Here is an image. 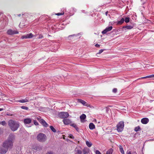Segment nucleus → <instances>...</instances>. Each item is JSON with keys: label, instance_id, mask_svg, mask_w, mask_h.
Segmentation results:
<instances>
[{"label": "nucleus", "instance_id": "nucleus-1", "mask_svg": "<svg viewBox=\"0 0 154 154\" xmlns=\"http://www.w3.org/2000/svg\"><path fill=\"white\" fill-rule=\"evenodd\" d=\"M15 139L14 135L13 134H10L7 140L5 141L3 144V146L7 148H11L13 146L14 140Z\"/></svg>", "mask_w": 154, "mask_h": 154}, {"label": "nucleus", "instance_id": "nucleus-2", "mask_svg": "<svg viewBox=\"0 0 154 154\" xmlns=\"http://www.w3.org/2000/svg\"><path fill=\"white\" fill-rule=\"evenodd\" d=\"M8 125L11 129L13 131H16L19 126V124L18 122L12 119L8 121Z\"/></svg>", "mask_w": 154, "mask_h": 154}, {"label": "nucleus", "instance_id": "nucleus-3", "mask_svg": "<svg viewBox=\"0 0 154 154\" xmlns=\"http://www.w3.org/2000/svg\"><path fill=\"white\" fill-rule=\"evenodd\" d=\"M37 139L38 141L41 142H44L47 140V137L46 135L42 133L38 134L37 137Z\"/></svg>", "mask_w": 154, "mask_h": 154}, {"label": "nucleus", "instance_id": "nucleus-4", "mask_svg": "<svg viewBox=\"0 0 154 154\" xmlns=\"http://www.w3.org/2000/svg\"><path fill=\"white\" fill-rule=\"evenodd\" d=\"M124 126V122L122 121H120L116 125V130L118 132H121L123 130Z\"/></svg>", "mask_w": 154, "mask_h": 154}, {"label": "nucleus", "instance_id": "nucleus-5", "mask_svg": "<svg viewBox=\"0 0 154 154\" xmlns=\"http://www.w3.org/2000/svg\"><path fill=\"white\" fill-rule=\"evenodd\" d=\"M59 116L61 119H66L68 117L69 115L67 112H62L59 114Z\"/></svg>", "mask_w": 154, "mask_h": 154}, {"label": "nucleus", "instance_id": "nucleus-6", "mask_svg": "<svg viewBox=\"0 0 154 154\" xmlns=\"http://www.w3.org/2000/svg\"><path fill=\"white\" fill-rule=\"evenodd\" d=\"M38 120L42 125L43 126L45 127H47L48 126V124L43 119L41 118V117L39 116L37 118Z\"/></svg>", "mask_w": 154, "mask_h": 154}, {"label": "nucleus", "instance_id": "nucleus-7", "mask_svg": "<svg viewBox=\"0 0 154 154\" xmlns=\"http://www.w3.org/2000/svg\"><path fill=\"white\" fill-rule=\"evenodd\" d=\"M18 32L17 31L13 30L11 29H8L7 32V33L8 35H11L15 34H18Z\"/></svg>", "mask_w": 154, "mask_h": 154}, {"label": "nucleus", "instance_id": "nucleus-8", "mask_svg": "<svg viewBox=\"0 0 154 154\" xmlns=\"http://www.w3.org/2000/svg\"><path fill=\"white\" fill-rule=\"evenodd\" d=\"M8 149L5 147H0V153L2 154L5 153L8 151Z\"/></svg>", "mask_w": 154, "mask_h": 154}, {"label": "nucleus", "instance_id": "nucleus-9", "mask_svg": "<svg viewBox=\"0 0 154 154\" xmlns=\"http://www.w3.org/2000/svg\"><path fill=\"white\" fill-rule=\"evenodd\" d=\"M78 101L79 102L82 103L84 106H86L87 107L90 106V105L89 104H88L86 102L82 100L78 99Z\"/></svg>", "mask_w": 154, "mask_h": 154}, {"label": "nucleus", "instance_id": "nucleus-10", "mask_svg": "<svg viewBox=\"0 0 154 154\" xmlns=\"http://www.w3.org/2000/svg\"><path fill=\"white\" fill-rule=\"evenodd\" d=\"M76 36V35L75 34L69 35L66 37V39L69 40H74Z\"/></svg>", "mask_w": 154, "mask_h": 154}, {"label": "nucleus", "instance_id": "nucleus-11", "mask_svg": "<svg viewBox=\"0 0 154 154\" xmlns=\"http://www.w3.org/2000/svg\"><path fill=\"white\" fill-rule=\"evenodd\" d=\"M74 152L75 154H82V149L77 147L75 148Z\"/></svg>", "mask_w": 154, "mask_h": 154}, {"label": "nucleus", "instance_id": "nucleus-12", "mask_svg": "<svg viewBox=\"0 0 154 154\" xmlns=\"http://www.w3.org/2000/svg\"><path fill=\"white\" fill-rule=\"evenodd\" d=\"M63 121L64 124L65 125L70 124L71 123V120L69 119H64L63 120Z\"/></svg>", "mask_w": 154, "mask_h": 154}, {"label": "nucleus", "instance_id": "nucleus-13", "mask_svg": "<svg viewBox=\"0 0 154 154\" xmlns=\"http://www.w3.org/2000/svg\"><path fill=\"white\" fill-rule=\"evenodd\" d=\"M32 119L30 118H27L24 119L23 122L25 124H29L32 122Z\"/></svg>", "mask_w": 154, "mask_h": 154}, {"label": "nucleus", "instance_id": "nucleus-14", "mask_svg": "<svg viewBox=\"0 0 154 154\" xmlns=\"http://www.w3.org/2000/svg\"><path fill=\"white\" fill-rule=\"evenodd\" d=\"M149 122V120L148 118H144L142 119L141 120V123L144 124H147Z\"/></svg>", "mask_w": 154, "mask_h": 154}, {"label": "nucleus", "instance_id": "nucleus-15", "mask_svg": "<svg viewBox=\"0 0 154 154\" xmlns=\"http://www.w3.org/2000/svg\"><path fill=\"white\" fill-rule=\"evenodd\" d=\"M33 37V35L32 33L27 34L26 35L22 36L23 38H31Z\"/></svg>", "mask_w": 154, "mask_h": 154}, {"label": "nucleus", "instance_id": "nucleus-16", "mask_svg": "<svg viewBox=\"0 0 154 154\" xmlns=\"http://www.w3.org/2000/svg\"><path fill=\"white\" fill-rule=\"evenodd\" d=\"M89 128L91 130H93L95 128V127L94 124L92 123H90L89 125Z\"/></svg>", "mask_w": 154, "mask_h": 154}, {"label": "nucleus", "instance_id": "nucleus-17", "mask_svg": "<svg viewBox=\"0 0 154 154\" xmlns=\"http://www.w3.org/2000/svg\"><path fill=\"white\" fill-rule=\"evenodd\" d=\"M86 117V115L84 114H82L80 116V118L81 119V122H83V120L85 119Z\"/></svg>", "mask_w": 154, "mask_h": 154}, {"label": "nucleus", "instance_id": "nucleus-18", "mask_svg": "<svg viewBox=\"0 0 154 154\" xmlns=\"http://www.w3.org/2000/svg\"><path fill=\"white\" fill-rule=\"evenodd\" d=\"M28 101V100L26 98H25L24 99L19 100L17 101L18 102H19L21 103H25L26 102H27Z\"/></svg>", "mask_w": 154, "mask_h": 154}, {"label": "nucleus", "instance_id": "nucleus-19", "mask_svg": "<svg viewBox=\"0 0 154 154\" xmlns=\"http://www.w3.org/2000/svg\"><path fill=\"white\" fill-rule=\"evenodd\" d=\"M154 78V74L140 78L139 79H144L147 78Z\"/></svg>", "mask_w": 154, "mask_h": 154}, {"label": "nucleus", "instance_id": "nucleus-20", "mask_svg": "<svg viewBox=\"0 0 154 154\" xmlns=\"http://www.w3.org/2000/svg\"><path fill=\"white\" fill-rule=\"evenodd\" d=\"M113 152V149L112 148L109 149L107 151L106 154H112Z\"/></svg>", "mask_w": 154, "mask_h": 154}, {"label": "nucleus", "instance_id": "nucleus-21", "mask_svg": "<svg viewBox=\"0 0 154 154\" xmlns=\"http://www.w3.org/2000/svg\"><path fill=\"white\" fill-rule=\"evenodd\" d=\"M119 151L122 154H125L123 150L122 146L120 145L119 146Z\"/></svg>", "mask_w": 154, "mask_h": 154}, {"label": "nucleus", "instance_id": "nucleus-22", "mask_svg": "<svg viewBox=\"0 0 154 154\" xmlns=\"http://www.w3.org/2000/svg\"><path fill=\"white\" fill-rule=\"evenodd\" d=\"M86 144L88 147H91L92 145V144L91 142L88 141H86Z\"/></svg>", "mask_w": 154, "mask_h": 154}, {"label": "nucleus", "instance_id": "nucleus-23", "mask_svg": "<svg viewBox=\"0 0 154 154\" xmlns=\"http://www.w3.org/2000/svg\"><path fill=\"white\" fill-rule=\"evenodd\" d=\"M70 125L72 126L74 128H75L77 131H78L79 129L77 127V126L76 124H72Z\"/></svg>", "mask_w": 154, "mask_h": 154}, {"label": "nucleus", "instance_id": "nucleus-24", "mask_svg": "<svg viewBox=\"0 0 154 154\" xmlns=\"http://www.w3.org/2000/svg\"><path fill=\"white\" fill-rule=\"evenodd\" d=\"M124 18H122L121 19L120 21H119L118 22L117 24L121 25L124 22Z\"/></svg>", "mask_w": 154, "mask_h": 154}, {"label": "nucleus", "instance_id": "nucleus-25", "mask_svg": "<svg viewBox=\"0 0 154 154\" xmlns=\"http://www.w3.org/2000/svg\"><path fill=\"white\" fill-rule=\"evenodd\" d=\"M133 26L128 25V26H124L123 27V28H126L127 29H131L133 28Z\"/></svg>", "mask_w": 154, "mask_h": 154}, {"label": "nucleus", "instance_id": "nucleus-26", "mask_svg": "<svg viewBox=\"0 0 154 154\" xmlns=\"http://www.w3.org/2000/svg\"><path fill=\"white\" fill-rule=\"evenodd\" d=\"M134 130L136 131L137 132L139 131H140L141 130V128L140 126H138L137 127H136L134 129Z\"/></svg>", "mask_w": 154, "mask_h": 154}, {"label": "nucleus", "instance_id": "nucleus-27", "mask_svg": "<svg viewBox=\"0 0 154 154\" xmlns=\"http://www.w3.org/2000/svg\"><path fill=\"white\" fill-rule=\"evenodd\" d=\"M50 128L51 129V130L53 132H56V131L55 129L53 127V126H50Z\"/></svg>", "mask_w": 154, "mask_h": 154}, {"label": "nucleus", "instance_id": "nucleus-28", "mask_svg": "<svg viewBox=\"0 0 154 154\" xmlns=\"http://www.w3.org/2000/svg\"><path fill=\"white\" fill-rule=\"evenodd\" d=\"M112 28V26H109L108 27H107L106 28V30L108 32L111 31Z\"/></svg>", "mask_w": 154, "mask_h": 154}, {"label": "nucleus", "instance_id": "nucleus-29", "mask_svg": "<svg viewBox=\"0 0 154 154\" xmlns=\"http://www.w3.org/2000/svg\"><path fill=\"white\" fill-rule=\"evenodd\" d=\"M129 19L130 18L128 17L125 18V22L126 23L129 22Z\"/></svg>", "mask_w": 154, "mask_h": 154}, {"label": "nucleus", "instance_id": "nucleus-30", "mask_svg": "<svg viewBox=\"0 0 154 154\" xmlns=\"http://www.w3.org/2000/svg\"><path fill=\"white\" fill-rule=\"evenodd\" d=\"M21 108L23 109H24L27 110L28 109V108L26 106H22L21 107Z\"/></svg>", "mask_w": 154, "mask_h": 154}, {"label": "nucleus", "instance_id": "nucleus-31", "mask_svg": "<svg viewBox=\"0 0 154 154\" xmlns=\"http://www.w3.org/2000/svg\"><path fill=\"white\" fill-rule=\"evenodd\" d=\"M64 12H62L61 13H58L57 14H56V15L57 16H60L61 15H63L64 14Z\"/></svg>", "mask_w": 154, "mask_h": 154}, {"label": "nucleus", "instance_id": "nucleus-32", "mask_svg": "<svg viewBox=\"0 0 154 154\" xmlns=\"http://www.w3.org/2000/svg\"><path fill=\"white\" fill-rule=\"evenodd\" d=\"M108 31H107V30H106V29H105L104 30H103L102 32V33L103 34H106V33Z\"/></svg>", "mask_w": 154, "mask_h": 154}, {"label": "nucleus", "instance_id": "nucleus-33", "mask_svg": "<svg viewBox=\"0 0 154 154\" xmlns=\"http://www.w3.org/2000/svg\"><path fill=\"white\" fill-rule=\"evenodd\" d=\"M83 154H88V152L84 149L83 150Z\"/></svg>", "mask_w": 154, "mask_h": 154}, {"label": "nucleus", "instance_id": "nucleus-34", "mask_svg": "<svg viewBox=\"0 0 154 154\" xmlns=\"http://www.w3.org/2000/svg\"><path fill=\"white\" fill-rule=\"evenodd\" d=\"M104 49H100L99 51V52L97 53V54H100L104 50Z\"/></svg>", "mask_w": 154, "mask_h": 154}, {"label": "nucleus", "instance_id": "nucleus-35", "mask_svg": "<svg viewBox=\"0 0 154 154\" xmlns=\"http://www.w3.org/2000/svg\"><path fill=\"white\" fill-rule=\"evenodd\" d=\"M1 124L3 125H5L6 124V122L5 121H3L1 122Z\"/></svg>", "mask_w": 154, "mask_h": 154}, {"label": "nucleus", "instance_id": "nucleus-36", "mask_svg": "<svg viewBox=\"0 0 154 154\" xmlns=\"http://www.w3.org/2000/svg\"><path fill=\"white\" fill-rule=\"evenodd\" d=\"M112 91L114 93H116L117 91V89L116 88H114L112 90Z\"/></svg>", "mask_w": 154, "mask_h": 154}, {"label": "nucleus", "instance_id": "nucleus-37", "mask_svg": "<svg viewBox=\"0 0 154 154\" xmlns=\"http://www.w3.org/2000/svg\"><path fill=\"white\" fill-rule=\"evenodd\" d=\"M96 154H101L100 152L98 150H97L96 151Z\"/></svg>", "mask_w": 154, "mask_h": 154}, {"label": "nucleus", "instance_id": "nucleus-38", "mask_svg": "<svg viewBox=\"0 0 154 154\" xmlns=\"http://www.w3.org/2000/svg\"><path fill=\"white\" fill-rule=\"evenodd\" d=\"M34 124L36 125H38V122L36 121H34Z\"/></svg>", "mask_w": 154, "mask_h": 154}, {"label": "nucleus", "instance_id": "nucleus-39", "mask_svg": "<svg viewBox=\"0 0 154 154\" xmlns=\"http://www.w3.org/2000/svg\"><path fill=\"white\" fill-rule=\"evenodd\" d=\"M69 137L72 139H74V137L71 134H69Z\"/></svg>", "mask_w": 154, "mask_h": 154}, {"label": "nucleus", "instance_id": "nucleus-40", "mask_svg": "<svg viewBox=\"0 0 154 154\" xmlns=\"http://www.w3.org/2000/svg\"><path fill=\"white\" fill-rule=\"evenodd\" d=\"M46 154H54L53 152L50 151L48 152Z\"/></svg>", "mask_w": 154, "mask_h": 154}, {"label": "nucleus", "instance_id": "nucleus-41", "mask_svg": "<svg viewBox=\"0 0 154 154\" xmlns=\"http://www.w3.org/2000/svg\"><path fill=\"white\" fill-rule=\"evenodd\" d=\"M95 46L97 48H99L100 47V45H98V44H97L95 45Z\"/></svg>", "mask_w": 154, "mask_h": 154}, {"label": "nucleus", "instance_id": "nucleus-42", "mask_svg": "<svg viewBox=\"0 0 154 154\" xmlns=\"http://www.w3.org/2000/svg\"><path fill=\"white\" fill-rule=\"evenodd\" d=\"M43 36L42 35H40L38 38H43Z\"/></svg>", "mask_w": 154, "mask_h": 154}, {"label": "nucleus", "instance_id": "nucleus-43", "mask_svg": "<svg viewBox=\"0 0 154 154\" xmlns=\"http://www.w3.org/2000/svg\"><path fill=\"white\" fill-rule=\"evenodd\" d=\"M108 11H106V13H105V14L106 16H107V14H108Z\"/></svg>", "mask_w": 154, "mask_h": 154}, {"label": "nucleus", "instance_id": "nucleus-44", "mask_svg": "<svg viewBox=\"0 0 154 154\" xmlns=\"http://www.w3.org/2000/svg\"><path fill=\"white\" fill-rule=\"evenodd\" d=\"M3 110V108H0V111H2Z\"/></svg>", "mask_w": 154, "mask_h": 154}, {"label": "nucleus", "instance_id": "nucleus-45", "mask_svg": "<svg viewBox=\"0 0 154 154\" xmlns=\"http://www.w3.org/2000/svg\"><path fill=\"white\" fill-rule=\"evenodd\" d=\"M127 154H131L130 151H129V152L127 153Z\"/></svg>", "mask_w": 154, "mask_h": 154}, {"label": "nucleus", "instance_id": "nucleus-46", "mask_svg": "<svg viewBox=\"0 0 154 154\" xmlns=\"http://www.w3.org/2000/svg\"><path fill=\"white\" fill-rule=\"evenodd\" d=\"M133 154H137V153L135 152H134Z\"/></svg>", "mask_w": 154, "mask_h": 154}, {"label": "nucleus", "instance_id": "nucleus-47", "mask_svg": "<svg viewBox=\"0 0 154 154\" xmlns=\"http://www.w3.org/2000/svg\"><path fill=\"white\" fill-rule=\"evenodd\" d=\"M21 16V14H19V16Z\"/></svg>", "mask_w": 154, "mask_h": 154}, {"label": "nucleus", "instance_id": "nucleus-48", "mask_svg": "<svg viewBox=\"0 0 154 154\" xmlns=\"http://www.w3.org/2000/svg\"><path fill=\"white\" fill-rule=\"evenodd\" d=\"M1 13H0V15H1Z\"/></svg>", "mask_w": 154, "mask_h": 154}, {"label": "nucleus", "instance_id": "nucleus-49", "mask_svg": "<svg viewBox=\"0 0 154 154\" xmlns=\"http://www.w3.org/2000/svg\"><path fill=\"white\" fill-rule=\"evenodd\" d=\"M1 122H0V124H1Z\"/></svg>", "mask_w": 154, "mask_h": 154}, {"label": "nucleus", "instance_id": "nucleus-50", "mask_svg": "<svg viewBox=\"0 0 154 154\" xmlns=\"http://www.w3.org/2000/svg\"><path fill=\"white\" fill-rule=\"evenodd\" d=\"M106 109H108V108L107 107H106Z\"/></svg>", "mask_w": 154, "mask_h": 154}, {"label": "nucleus", "instance_id": "nucleus-51", "mask_svg": "<svg viewBox=\"0 0 154 154\" xmlns=\"http://www.w3.org/2000/svg\"><path fill=\"white\" fill-rule=\"evenodd\" d=\"M36 149L37 150V148H36Z\"/></svg>", "mask_w": 154, "mask_h": 154}]
</instances>
